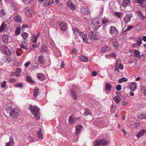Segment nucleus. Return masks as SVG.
Returning a JSON list of instances; mask_svg holds the SVG:
<instances>
[{
	"label": "nucleus",
	"mask_w": 146,
	"mask_h": 146,
	"mask_svg": "<svg viewBox=\"0 0 146 146\" xmlns=\"http://www.w3.org/2000/svg\"><path fill=\"white\" fill-rule=\"evenodd\" d=\"M19 45L20 46V47L21 48H23V49H27V47L26 46H24V45L22 43L19 44Z\"/></svg>",
	"instance_id": "13d9d810"
},
{
	"label": "nucleus",
	"mask_w": 146,
	"mask_h": 146,
	"mask_svg": "<svg viewBox=\"0 0 146 146\" xmlns=\"http://www.w3.org/2000/svg\"><path fill=\"white\" fill-rule=\"evenodd\" d=\"M71 92L74 99V100L76 99L77 97L75 92L73 91H71Z\"/></svg>",
	"instance_id": "8fccbe9b"
},
{
	"label": "nucleus",
	"mask_w": 146,
	"mask_h": 146,
	"mask_svg": "<svg viewBox=\"0 0 146 146\" xmlns=\"http://www.w3.org/2000/svg\"><path fill=\"white\" fill-rule=\"evenodd\" d=\"M73 30L74 32V34L75 35H77L78 34L80 35V33H82L80 32V31L77 29L74 28L73 29Z\"/></svg>",
	"instance_id": "c85d7f7f"
},
{
	"label": "nucleus",
	"mask_w": 146,
	"mask_h": 146,
	"mask_svg": "<svg viewBox=\"0 0 146 146\" xmlns=\"http://www.w3.org/2000/svg\"><path fill=\"white\" fill-rule=\"evenodd\" d=\"M130 89L132 91H134L137 88V85L135 82H133L130 86Z\"/></svg>",
	"instance_id": "393cba45"
},
{
	"label": "nucleus",
	"mask_w": 146,
	"mask_h": 146,
	"mask_svg": "<svg viewBox=\"0 0 146 146\" xmlns=\"http://www.w3.org/2000/svg\"><path fill=\"white\" fill-rule=\"evenodd\" d=\"M22 71V69L21 68H17L15 70V72L16 73H21V72Z\"/></svg>",
	"instance_id": "864d4df0"
},
{
	"label": "nucleus",
	"mask_w": 146,
	"mask_h": 146,
	"mask_svg": "<svg viewBox=\"0 0 146 146\" xmlns=\"http://www.w3.org/2000/svg\"><path fill=\"white\" fill-rule=\"evenodd\" d=\"M45 60V58L44 57L40 55L38 57V62L39 63L41 64H43Z\"/></svg>",
	"instance_id": "a211bd4d"
},
{
	"label": "nucleus",
	"mask_w": 146,
	"mask_h": 146,
	"mask_svg": "<svg viewBox=\"0 0 146 146\" xmlns=\"http://www.w3.org/2000/svg\"><path fill=\"white\" fill-rule=\"evenodd\" d=\"M114 14L117 17L119 18H121L123 15V13L121 12H115L114 13Z\"/></svg>",
	"instance_id": "bb28decb"
},
{
	"label": "nucleus",
	"mask_w": 146,
	"mask_h": 146,
	"mask_svg": "<svg viewBox=\"0 0 146 146\" xmlns=\"http://www.w3.org/2000/svg\"><path fill=\"white\" fill-rule=\"evenodd\" d=\"M110 56L111 57L115 58L116 57L117 55L115 53L112 52L110 54Z\"/></svg>",
	"instance_id": "5fc2aeb1"
},
{
	"label": "nucleus",
	"mask_w": 146,
	"mask_h": 146,
	"mask_svg": "<svg viewBox=\"0 0 146 146\" xmlns=\"http://www.w3.org/2000/svg\"><path fill=\"white\" fill-rule=\"evenodd\" d=\"M36 76L37 78L41 81L44 80L45 78V76L41 73H38L37 74Z\"/></svg>",
	"instance_id": "2eb2a0df"
},
{
	"label": "nucleus",
	"mask_w": 146,
	"mask_h": 146,
	"mask_svg": "<svg viewBox=\"0 0 146 146\" xmlns=\"http://www.w3.org/2000/svg\"><path fill=\"white\" fill-rule=\"evenodd\" d=\"M37 37H36L35 35L33 34L32 35L31 39L33 43H36L37 41Z\"/></svg>",
	"instance_id": "cd10ccee"
},
{
	"label": "nucleus",
	"mask_w": 146,
	"mask_h": 146,
	"mask_svg": "<svg viewBox=\"0 0 146 146\" xmlns=\"http://www.w3.org/2000/svg\"><path fill=\"white\" fill-rule=\"evenodd\" d=\"M40 51L41 53L46 52H47V48L46 46H42L40 48Z\"/></svg>",
	"instance_id": "c756f323"
},
{
	"label": "nucleus",
	"mask_w": 146,
	"mask_h": 146,
	"mask_svg": "<svg viewBox=\"0 0 146 146\" xmlns=\"http://www.w3.org/2000/svg\"><path fill=\"white\" fill-rule=\"evenodd\" d=\"M8 82L11 83H14L16 82V80L13 78H11L8 80Z\"/></svg>",
	"instance_id": "e433bc0d"
},
{
	"label": "nucleus",
	"mask_w": 146,
	"mask_h": 146,
	"mask_svg": "<svg viewBox=\"0 0 146 146\" xmlns=\"http://www.w3.org/2000/svg\"><path fill=\"white\" fill-rule=\"evenodd\" d=\"M69 122L71 124H73L75 123V119L74 118L73 115H71L69 117Z\"/></svg>",
	"instance_id": "5701e85b"
},
{
	"label": "nucleus",
	"mask_w": 146,
	"mask_h": 146,
	"mask_svg": "<svg viewBox=\"0 0 146 146\" xmlns=\"http://www.w3.org/2000/svg\"><path fill=\"white\" fill-rule=\"evenodd\" d=\"M6 82L5 81H3L1 84V87L2 88H4L6 86Z\"/></svg>",
	"instance_id": "3c124183"
},
{
	"label": "nucleus",
	"mask_w": 146,
	"mask_h": 146,
	"mask_svg": "<svg viewBox=\"0 0 146 146\" xmlns=\"http://www.w3.org/2000/svg\"><path fill=\"white\" fill-rule=\"evenodd\" d=\"M5 109L8 113H9L11 116L13 118H15L18 116V113L17 110L13 109L11 106H9V104H7L5 106Z\"/></svg>",
	"instance_id": "f257e3e1"
},
{
	"label": "nucleus",
	"mask_w": 146,
	"mask_h": 146,
	"mask_svg": "<svg viewBox=\"0 0 146 146\" xmlns=\"http://www.w3.org/2000/svg\"><path fill=\"white\" fill-rule=\"evenodd\" d=\"M139 17L141 19L143 20L145 19V17L142 14L140 15Z\"/></svg>",
	"instance_id": "052dcab7"
},
{
	"label": "nucleus",
	"mask_w": 146,
	"mask_h": 146,
	"mask_svg": "<svg viewBox=\"0 0 146 146\" xmlns=\"http://www.w3.org/2000/svg\"><path fill=\"white\" fill-rule=\"evenodd\" d=\"M14 20L15 21L19 23H21L22 22L21 17L19 15H17L14 17Z\"/></svg>",
	"instance_id": "412c9836"
},
{
	"label": "nucleus",
	"mask_w": 146,
	"mask_h": 146,
	"mask_svg": "<svg viewBox=\"0 0 146 146\" xmlns=\"http://www.w3.org/2000/svg\"><path fill=\"white\" fill-rule=\"evenodd\" d=\"M59 28L61 30L63 31H66L67 28L66 24L65 22L61 23L60 25Z\"/></svg>",
	"instance_id": "1a4fd4ad"
},
{
	"label": "nucleus",
	"mask_w": 146,
	"mask_h": 146,
	"mask_svg": "<svg viewBox=\"0 0 146 146\" xmlns=\"http://www.w3.org/2000/svg\"><path fill=\"white\" fill-rule=\"evenodd\" d=\"M141 88L142 90H144V91L143 92V94L144 95L146 96V90H144L145 87L143 85L141 86Z\"/></svg>",
	"instance_id": "6e6d98bb"
},
{
	"label": "nucleus",
	"mask_w": 146,
	"mask_h": 146,
	"mask_svg": "<svg viewBox=\"0 0 146 146\" xmlns=\"http://www.w3.org/2000/svg\"><path fill=\"white\" fill-rule=\"evenodd\" d=\"M131 15L130 14H127L125 16L123 19L125 22L127 23L130 21L131 18Z\"/></svg>",
	"instance_id": "dca6fc26"
},
{
	"label": "nucleus",
	"mask_w": 146,
	"mask_h": 146,
	"mask_svg": "<svg viewBox=\"0 0 146 146\" xmlns=\"http://www.w3.org/2000/svg\"><path fill=\"white\" fill-rule=\"evenodd\" d=\"M116 90L117 91H119L121 89V86L120 85H118L116 87Z\"/></svg>",
	"instance_id": "4d7b16f0"
},
{
	"label": "nucleus",
	"mask_w": 146,
	"mask_h": 146,
	"mask_svg": "<svg viewBox=\"0 0 146 146\" xmlns=\"http://www.w3.org/2000/svg\"><path fill=\"white\" fill-rule=\"evenodd\" d=\"M80 36L81 38L83 39V40L84 42L86 43H88V40L87 37V36L83 33H80Z\"/></svg>",
	"instance_id": "9d476101"
},
{
	"label": "nucleus",
	"mask_w": 146,
	"mask_h": 146,
	"mask_svg": "<svg viewBox=\"0 0 146 146\" xmlns=\"http://www.w3.org/2000/svg\"><path fill=\"white\" fill-rule=\"evenodd\" d=\"M6 27V25L4 23H3L0 27V32H2L5 29Z\"/></svg>",
	"instance_id": "f704fd0d"
},
{
	"label": "nucleus",
	"mask_w": 146,
	"mask_h": 146,
	"mask_svg": "<svg viewBox=\"0 0 146 146\" xmlns=\"http://www.w3.org/2000/svg\"><path fill=\"white\" fill-rule=\"evenodd\" d=\"M105 90L106 91H110L112 88L111 85L109 84H106L105 85Z\"/></svg>",
	"instance_id": "4be33fe9"
},
{
	"label": "nucleus",
	"mask_w": 146,
	"mask_h": 146,
	"mask_svg": "<svg viewBox=\"0 0 146 146\" xmlns=\"http://www.w3.org/2000/svg\"><path fill=\"white\" fill-rule=\"evenodd\" d=\"M144 2L143 0H137V3L140 4H142Z\"/></svg>",
	"instance_id": "338daca9"
},
{
	"label": "nucleus",
	"mask_w": 146,
	"mask_h": 146,
	"mask_svg": "<svg viewBox=\"0 0 146 146\" xmlns=\"http://www.w3.org/2000/svg\"><path fill=\"white\" fill-rule=\"evenodd\" d=\"M20 28L19 27H18L16 29L15 33V35H18L20 33Z\"/></svg>",
	"instance_id": "79ce46f5"
},
{
	"label": "nucleus",
	"mask_w": 146,
	"mask_h": 146,
	"mask_svg": "<svg viewBox=\"0 0 146 146\" xmlns=\"http://www.w3.org/2000/svg\"><path fill=\"white\" fill-rule=\"evenodd\" d=\"M9 36L7 35H3L2 37V39L3 42L4 43H7L9 41Z\"/></svg>",
	"instance_id": "f3484780"
},
{
	"label": "nucleus",
	"mask_w": 146,
	"mask_h": 146,
	"mask_svg": "<svg viewBox=\"0 0 146 146\" xmlns=\"http://www.w3.org/2000/svg\"><path fill=\"white\" fill-rule=\"evenodd\" d=\"M82 129V126L80 125L76 126V131L75 134L76 135H77L78 133L81 131Z\"/></svg>",
	"instance_id": "4468645a"
},
{
	"label": "nucleus",
	"mask_w": 146,
	"mask_h": 146,
	"mask_svg": "<svg viewBox=\"0 0 146 146\" xmlns=\"http://www.w3.org/2000/svg\"><path fill=\"white\" fill-rule=\"evenodd\" d=\"M38 89L37 88H35L33 94L34 96L35 97H36L38 94Z\"/></svg>",
	"instance_id": "72a5a7b5"
},
{
	"label": "nucleus",
	"mask_w": 146,
	"mask_h": 146,
	"mask_svg": "<svg viewBox=\"0 0 146 146\" xmlns=\"http://www.w3.org/2000/svg\"><path fill=\"white\" fill-rule=\"evenodd\" d=\"M104 5H102L100 9V13H102L104 9Z\"/></svg>",
	"instance_id": "680f3d73"
},
{
	"label": "nucleus",
	"mask_w": 146,
	"mask_h": 146,
	"mask_svg": "<svg viewBox=\"0 0 146 146\" xmlns=\"http://www.w3.org/2000/svg\"><path fill=\"white\" fill-rule=\"evenodd\" d=\"M29 109L32 113L35 115L36 119L38 120L40 118V116L39 110L38 107L35 106L30 105Z\"/></svg>",
	"instance_id": "f03ea898"
},
{
	"label": "nucleus",
	"mask_w": 146,
	"mask_h": 146,
	"mask_svg": "<svg viewBox=\"0 0 146 146\" xmlns=\"http://www.w3.org/2000/svg\"><path fill=\"white\" fill-rule=\"evenodd\" d=\"M115 107H113V106H112L111 109V112L112 113L115 110Z\"/></svg>",
	"instance_id": "69168bd1"
},
{
	"label": "nucleus",
	"mask_w": 146,
	"mask_h": 146,
	"mask_svg": "<svg viewBox=\"0 0 146 146\" xmlns=\"http://www.w3.org/2000/svg\"><path fill=\"white\" fill-rule=\"evenodd\" d=\"M11 4L10 6L13 9L15 10L17 9V5L14 1Z\"/></svg>",
	"instance_id": "2f4dec72"
},
{
	"label": "nucleus",
	"mask_w": 146,
	"mask_h": 146,
	"mask_svg": "<svg viewBox=\"0 0 146 146\" xmlns=\"http://www.w3.org/2000/svg\"><path fill=\"white\" fill-rule=\"evenodd\" d=\"M100 21L99 18L94 19L92 21V25L93 28L95 30H97L101 25L99 21Z\"/></svg>",
	"instance_id": "7ed1b4c3"
},
{
	"label": "nucleus",
	"mask_w": 146,
	"mask_h": 146,
	"mask_svg": "<svg viewBox=\"0 0 146 146\" xmlns=\"http://www.w3.org/2000/svg\"><path fill=\"white\" fill-rule=\"evenodd\" d=\"M67 5V7L72 10H74L76 8V6L71 1H68Z\"/></svg>",
	"instance_id": "6e6552de"
},
{
	"label": "nucleus",
	"mask_w": 146,
	"mask_h": 146,
	"mask_svg": "<svg viewBox=\"0 0 146 146\" xmlns=\"http://www.w3.org/2000/svg\"><path fill=\"white\" fill-rule=\"evenodd\" d=\"M22 1L25 3L28 4L32 2L34 0H22Z\"/></svg>",
	"instance_id": "09e8293b"
},
{
	"label": "nucleus",
	"mask_w": 146,
	"mask_h": 146,
	"mask_svg": "<svg viewBox=\"0 0 146 146\" xmlns=\"http://www.w3.org/2000/svg\"><path fill=\"white\" fill-rule=\"evenodd\" d=\"M121 61L120 59H117L116 61V65L117 66L118 65H119L120 64H121Z\"/></svg>",
	"instance_id": "bf43d9fd"
},
{
	"label": "nucleus",
	"mask_w": 146,
	"mask_h": 146,
	"mask_svg": "<svg viewBox=\"0 0 146 146\" xmlns=\"http://www.w3.org/2000/svg\"><path fill=\"white\" fill-rule=\"evenodd\" d=\"M26 79L27 81L32 83L34 81L32 79L31 77L29 76H28L26 78Z\"/></svg>",
	"instance_id": "49530a36"
},
{
	"label": "nucleus",
	"mask_w": 146,
	"mask_h": 146,
	"mask_svg": "<svg viewBox=\"0 0 146 146\" xmlns=\"http://www.w3.org/2000/svg\"><path fill=\"white\" fill-rule=\"evenodd\" d=\"M120 98L118 96H116L115 97H114V101L117 104L119 103L120 102Z\"/></svg>",
	"instance_id": "4c0bfd02"
},
{
	"label": "nucleus",
	"mask_w": 146,
	"mask_h": 146,
	"mask_svg": "<svg viewBox=\"0 0 146 146\" xmlns=\"http://www.w3.org/2000/svg\"><path fill=\"white\" fill-rule=\"evenodd\" d=\"M127 80H128L127 78H122L119 79L118 82L119 83H121L123 82H126L127 81Z\"/></svg>",
	"instance_id": "ea45409f"
},
{
	"label": "nucleus",
	"mask_w": 146,
	"mask_h": 146,
	"mask_svg": "<svg viewBox=\"0 0 146 146\" xmlns=\"http://www.w3.org/2000/svg\"><path fill=\"white\" fill-rule=\"evenodd\" d=\"M79 58L80 60L82 62H87L88 60V59L87 57L83 55L80 56Z\"/></svg>",
	"instance_id": "aec40b11"
},
{
	"label": "nucleus",
	"mask_w": 146,
	"mask_h": 146,
	"mask_svg": "<svg viewBox=\"0 0 146 146\" xmlns=\"http://www.w3.org/2000/svg\"><path fill=\"white\" fill-rule=\"evenodd\" d=\"M108 20L107 19L104 18L102 19V23L104 24H105L107 22Z\"/></svg>",
	"instance_id": "603ef678"
},
{
	"label": "nucleus",
	"mask_w": 146,
	"mask_h": 146,
	"mask_svg": "<svg viewBox=\"0 0 146 146\" xmlns=\"http://www.w3.org/2000/svg\"><path fill=\"white\" fill-rule=\"evenodd\" d=\"M108 141L104 139H97L94 142V145L95 146H98L100 145H107L108 144Z\"/></svg>",
	"instance_id": "20e7f679"
},
{
	"label": "nucleus",
	"mask_w": 146,
	"mask_h": 146,
	"mask_svg": "<svg viewBox=\"0 0 146 146\" xmlns=\"http://www.w3.org/2000/svg\"><path fill=\"white\" fill-rule=\"evenodd\" d=\"M130 2V0H123L122 5L124 7L127 5Z\"/></svg>",
	"instance_id": "473e14b6"
},
{
	"label": "nucleus",
	"mask_w": 146,
	"mask_h": 146,
	"mask_svg": "<svg viewBox=\"0 0 146 146\" xmlns=\"http://www.w3.org/2000/svg\"><path fill=\"white\" fill-rule=\"evenodd\" d=\"M39 130L37 131V137L39 139H43V135L42 132V130L40 127H39Z\"/></svg>",
	"instance_id": "f8f14e48"
},
{
	"label": "nucleus",
	"mask_w": 146,
	"mask_h": 146,
	"mask_svg": "<svg viewBox=\"0 0 146 146\" xmlns=\"http://www.w3.org/2000/svg\"><path fill=\"white\" fill-rule=\"evenodd\" d=\"M138 118H139L141 119H146V114H142L141 115H139L138 116Z\"/></svg>",
	"instance_id": "a19ab883"
},
{
	"label": "nucleus",
	"mask_w": 146,
	"mask_h": 146,
	"mask_svg": "<svg viewBox=\"0 0 146 146\" xmlns=\"http://www.w3.org/2000/svg\"><path fill=\"white\" fill-rule=\"evenodd\" d=\"M141 25H137L136 28L138 30H140V29H141L142 28L141 27Z\"/></svg>",
	"instance_id": "774afa93"
},
{
	"label": "nucleus",
	"mask_w": 146,
	"mask_h": 146,
	"mask_svg": "<svg viewBox=\"0 0 146 146\" xmlns=\"http://www.w3.org/2000/svg\"><path fill=\"white\" fill-rule=\"evenodd\" d=\"M146 130L145 129L141 130L138 134L136 135L137 138H139L142 136L145 132Z\"/></svg>",
	"instance_id": "b1692460"
},
{
	"label": "nucleus",
	"mask_w": 146,
	"mask_h": 146,
	"mask_svg": "<svg viewBox=\"0 0 146 146\" xmlns=\"http://www.w3.org/2000/svg\"><path fill=\"white\" fill-rule=\"evenodd\" d=\"M80 11L84 14H87L89 13L88 8L84 6L81 7Z\"/></svg>",
	"instance_id": "9b49d317"
},
{
	"label": "nucleus",
	"mask_w": 146,
	"mask_h": 146,
	"mask_svg": "<svg viewBox=\"0 0 146 146\" xmlns=\"http://www.w3.org/2000/svg\"><path fill=\"white\" fill-rule=\"evenodd\" d=\"M113 46L116 48H117L118 46V42L116 40H115L114 41H113Z\"/></svg>",
	"instance_id": "37998d69"
},
{
	"label": "nucleus",
	"mask_w": 146,
	"mask_h": 146,
	"mask_svg": "<svg viewBox=\"0 0 146 146\" xmlns=\"http://www.w3.org/2000/svg\"><path fill=\"white\" fill-rule=\"evenodd\" d=\"M110 51V48L107 46H105L102 48V53H105L107 52H109Z\"/></svg>",
	"instance_id": "6ab92c4d"
},
{
	"label": "nucleus",
	"mask_w": 146,
	"mask_h": 146,
	"mask_svg": "<svg viewBox=\"0 0 146 146\" xmlns=\"http://www.w3.org/2000/svg\"><path fill=\"white\" fill-rule=\"evenodd\" d=\"M133 28V26H129L127 28L126 30V31H128L130 30Z\"/></svg>",
	"instance_id": "0e129e2a"
},
{
	"label": "nucleus",
	"mask_w": 146,
	"mask_h": 146,
	"mask_svg": "<svg viewBox=\"0 0 146 146\" xmlns=\"http://www.w3.org/2000/svg\"><path fill=\"white\" fill-rule=\"evenodd\" d=\"M21 36L23 37L24 39H26L27 37L28 34L26 33H23L21 34Z\"/></svg>",
	"instance_id": "a18cd8bd"
},
{
	"label": "nucleus",
	"mask_w": 146,
	"mask_h": 146,
	"mask_svg": "<svg viewBox=\"0 0 146 146\" xmlns=\"http://www.w3.org/2000/svg\"><path fill=\"white\" fill-rule=\"evenodd\" d=\"M0 50L8 55H10L11 54L9 48L7 47L3 46L2 45L0 46Z\"/></svg>",
	"instance_id": "423d86ee"
},
{
	"label": "nucleus",
	"mask_w": 146,
	"mask_h": 146,
	"mask_svg": "<svg viewBox=\"0 0 146 146\" xmlns=\"http://www.w3.org/2000/svg\"><path fill=\"white\" fill-rule=\"evenodd\" d=\"M91 111L90 110L88 109H85V112L84 113V115L86 116L89 115H91Z\"/></svg>",
	"instance_id": "58836bf2"
},
{
	"label": "nucleus",
	"mask_w": 146,
	"mask_h": 146,
	"mask_svg": "<svg viewBox=\"0 0 146 146\" xmlns=\"http://www.w3.org/2000/svg\"><path fill=\"white\" fill-rule=\"evenodd\" d=\"M25 12L27 14H32L33 13V11L31 8H27L25 10Z\"/></svg>",
	"instance_id": "7c9ffc66"
},
{
	"label": "nucleus",
	"mask_w": 146,
	"mask_h": 146,
	"mask_svg": "<svg viewBox=\"0 0 146 146\" xmlns=\"http://www.w3.org/2000/svg\"><path fill=\"white\" fill-rule=\"evenodd\" d=\"M9 141L6 144L5 146H13L14 140L13 137L11 136L9 137Z\"/></svg>",
	"instance_id": "ddd939ff"
},
{
	"label": "nucleus",
	"mask_w": 146,
	"mask_h": 146,
	"mask_svg": "<svg viewBox=\"0 0 146 146\" xmlns=\"http://www.w3.org/2000/svg\"><path fill=\"white\" fill-rule=\"evenodd\" d=\"M142 39L141 38H138L137 41V43L138 45H139L141 43Z\"/></svg>",
	"instance_id": "de8ad7c7"
},
{
	"label": "nucleus",
	"mask_w": 146,
	"mask_h": 146,
	"mask_svg": "<svg viewBox=\"0 0 146 146\" xmlns=\"http://www.w3.org/2000/svg\"><path fill=\"white\" fill-rule=\"evenodd\" d=\"M4 60L7 63H9L11 61V59L9 57L5 56L3 57Z\"/></svg>",
	"instance_id": "a878e982"
},
{
	"label": "nucleus",
	"mask_w": 146,
	"mask_h": 146,
	"mask_svg": "<svg viewBox=\"0 0 146 146\" xmlns=\"http://www.w3.org/2000/svg\"><path fill=\"white\" fill-rule=\"evenodd\" d=\"M54 3V1L53 0H50V1L48 3V5H51L52 4H53Z\"/></svg>",
	"instance_id": "e2e57ef3"
},
{
	"label": "nucleus",
	"mask_w": 146,
	"mask_h": 146,
	"mask_svg": "<svg viewBox=\"0 0 146 146\" xmlns=\"http://www.w3.org/2000/svg\"><path fill=\"white\" fill-rule=\"evenodd\" d=\"M110 33L113 36H115L118 34V31L114 26H111L110 27Z\"/></svg>",
	"instance_id": "0eeeda50"
},
{
	"label": "nucleus",
	"mask_w": 146,
	"mask_h": 146,
	"mask_svg": "<svg viewBox=\"0 0 146 146\" xmlns=\"http://www.w3.org/2000/svg\"><path fill=\"white\" fill-rule=\"evenodd\" d=\"M14 86L16 87L22 88L23 87V84L22 83L19 82L15 84Z\"/></svg>",
	"instance_id": "c9c22d12"
},
{
	"label": "nucleus",
	"mask_w": 146,
	"mask_h": 146,
	"mask_svg": "<svg viewBox=\"0 0 146 146\" xmlns=\"http://www.w3.org/2000/svg\"><path fill=\"white\" fill-rule=\"evenodd\" d=\"M89 37L92 39L95 40L99 38L98 34L94 31H91L88 33Z\"/></svg>",
	"instance_id": "39448f33"
},
{
	"label": "nucleus",
	"mask_w": 146,
	"mask_h": 146,
	"mask_svg": "<svg viewBox=\"0 0 146 146\" xmlns=\"http://www.w3.org/2000/svg\"><path fill=\"white\" fill-rule=\"evenodd\" d=\"M134 55L136 57H138L140 56V53L139 51L135 50L134 52Z\"/></svg>",
	"instance_id": "c03bdc74"
}]
</instances>
